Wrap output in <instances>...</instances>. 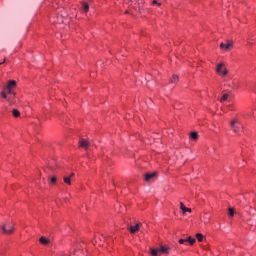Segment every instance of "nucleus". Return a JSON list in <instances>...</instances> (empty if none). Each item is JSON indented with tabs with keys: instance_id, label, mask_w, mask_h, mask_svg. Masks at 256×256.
Wrapping results in <instances>:
<instances>
[{
	"instance_id": "f257e3e1",
	"label": "nucleus",
	"mask_w": 256,
	"mask_h": 256,
	"mask_svg": "<svg viewBox=\"0 0 256 256\" xmlns=\"http://www.w3.org/2000/svg\"><path fill=\"white\" fill-rule=\"evenodd\" d=\"M169 251H171V248L169 247H165V246H161L159 249H151L150 253L153 256H159L161 253H163L164 255H168Z\"/></svg>"
},
{
	"instance_id": "f03ea898",
	"label": "nucleus",
	"mask_w": 256,
	"mask_h": 256,
	"mask_svg": "<svg viewBox=\"0 0 256 256\" xmlns=\"http://www.w3.org/2000/svg\"><path fill=\"white\" fill-rule=\"evenodd\" d=\"M230 127L234 133H239L243 129V125L239 122V119H233L230 122Z\"/></svg>"
},
{
	"instance_id": "7ed1b4c3",
	"label": "nucleus",
	"mask_w": 256,
	"mask_h": 256,
	"mask_svg": "<svg viewBox=\"0 0 256 256\" xmlns=\"http://www.w3.org/2000/svg\"><path fill=\"white\" fill-rule=\"evenodd\" d=\"M1 229L5 235H11L15 231V227L12 224H4L1 226Z\"/></svg>"
},
{
	"instance_id": "20e7f679",
	"label": "nucleus",
	"mask_w": 256,
	"mask_h": 256,
	"mask_svg": "<svg viewBox=\"0 0 256 256\" xmlns=\"http://www.w3.org/2000/svg\"><path fill=\"white\" fill-rule=\"evenodd\" d=\"M143 224H141V222L136 223V225H130L128 226V231H130V233L133 235L135 233H137L139 231V229H141Z\"/></svg>"
},
{
	"instance_id": "39448f33",
	"label": "nucleus",
	"mask_w": 256,
	"mask_h": 256,
	"mask_svg": "<svg viewBox=\"0 0 256 256\" xmlns=\"http://www.w3.org/2000/svg\"><path fill=\"white\" fill-rule=\"evenodd\" d=\"M79 147H82V149H89L91 147V143L87 141L86 139H80L79 141Z\"/></svg>"
},
{
	"instance_id": "423d86ee",
	"label": "nucleus",
	"mask_w": 256,
	"mask_h": 256,
	"mask_svg": "<svg viewBox=\"0 0 256 256\" xmlns=\"http://www.w3.org/2000/svg\"><path fill=\"white\" fill-rule=\"evenodd\" d=\"M17 87V82L15 80H10L6 86V89H9V93H13V89Z\"/></svg>"
},
{
	"instance_id": "0eeeda50",
	"label": "nucleus",
	"mask_w": 256,
	"mask_h": 256,
	"mask_svg": "<svg viewBox=\"0 0 256 256\" xmlns=\"http://www.w3.org/2000/svg\"><path fill=\"white\" fill-rule=\"evenodd\" d=\"M220 49H224V51H229L230 49H233V42H228V43H221L220 44Z\"/></svg>"
},
{
	"instance_id": "6e6552de",
	"label": "nucleus",
	"mask_w": 256,
	"mask_h": 256,
	"mask_svg": "<svg viewBox=\"0 0 256 256\" xmlns=\"http://www.w3.org/2000/svg\"><path fill=\"white\" fill-rule=\"evenodd\" d=\"M155 177H157V172H152V173L145 174L144 179H145L146 182H149L152 179H155Z\"/></svg>"
},
{
	"instance_id": "1a4fd4ad",
	"label": "nucleus",
	"mask_w": 256,
	"mask_h": 256,
	"mask_svg": "<svg viewBox=\"0 0 256 256\" xmlns=\"http://www.w3.org/2000/svg\"><path fill=\"white\" fill-rule=\"evenodd\" d=\"M39 241L42 245H49L51 243V240L44 236L40 237Z\"/></svg>"
},
{
	"instance_id": "9d476101",
	"label": "nucleus",
	"mask_w": 256,
	"mask_h": 256,
	"mask_svg": "<svg viewBox=\"0 0 256 256\" xmlns=\"http://www.w3.org/2000/svg\"><path fill=\"white\" fill-rule=\"evenodd\" d=\"M180 209L183 211V215H185V213H191V208L185 207V204H183V202L180 203Z\"/></svg>"
},
{
	"instance_id": "9b49d317",
	"label": "nucleus",
	"mask_w": 256,
	"mask_h": 256,
	"mask_svg": "<svg viewBox=\"0 0 256 256\" xmlns=\"http://www.w3.org/2000/svg\"><path fill=\"white\" fill-rule=\"evenodd\" d=\"M190 138L193 140V141H197L199 139V134L197 132H191L190 133Z\"/></svg>"
},
{
	"instance_id": "f8f14e48",
	"label": "nucleus",
	"mask_w": 256,
	"mask_h": 256,
	"mask_svg": "<svg viewBox=\"0 0 256 256\" xmlns=\"http://www.w3.org/2000/svg\"><path fill=\"white\" fill-rule=\"evenodd\" d=\"M82 9L84 13L89 12V4L87 2H82Z\"/></svg>"
},
{
	"instance_id": "ddd939ff",
	"label": "nucleus",
	"mask_w": 256,
	"mask_h": 256,
	"mask_svg": "<svg viewBox=\"0 0 256 256\" xmlns=\"http://www.w3.org/2000/svg\"><path fill=\"white\" fill-rule=\"evenodd\" d=\"M48 181L50 183V185H55V183H57V178L55 176L48 178Z\"/></svg>"
},
{
	"instance_id": "4468645a",
	"label": "nucleus",
	"mask_w": 256,
	"mask_h": 256,
	"mask_svg": "<svg viewBox=\"0 0 256 256\" xmlns=\"http://www.w3.org/2000/svg\"><path fill=\"white\" fill-rule=\"evenodd\" d=\"M228 215L229 217H235V208H229Z\"/></svg>"
},
{
	"instance_id": "2eb2a0df",
	"label": "nucleus",
	"mask_w": 256,
	"mask_h": 256,
	"mask_svg": "<svg viewBox=\"0 0 256 256\" xmlns=\"http://www.w3.org/2000/svg\"><path fill=\"white\" fill-rule=\"evenodd\" d=\"M186 243H190V245H195V238H192L191 236H189L186 239Z\"/></svg>"
},
{
	"instance_id": "dca6fc26",
	"label": "nucleus",
	"mask_w": 256,
	"mask_h": 256,
	"mask_svg": "<svg viewBox=\"0 0 256 256\" xmlns=\"http://www.w3.org/2000/svg\"><path fill=\"white\" fill-rule=\"evenodd\" d=\"M179 81V76L173 75L170 79V83H177Z\"/></svg>"
},
{
	"instance_id": "f3484780",
	"label": "nucleus",
	"mask_w": 256,
	"mask_h": 256,
	"mask_svg": "<svg viewBox=\"0 0 256 256\" xmlns=\"http://www.w3.org/2000/svg\"><path fill=\"white\" fill-rule=\"evenodd\" d=\"M196 239H197V241H199L200 243L203 242V239H204L203 234L197 233V234H196Z\"/></svg>"
},
{
	"instance_id": "a211bd4d",
	"label": "nucleus",
	"mask_w": 256,
	"mask_h": 256,
	"mask_svg": "<svg viewBox=\"0 0 256 256\" xmlns=\"http://www.w3.org/2000/svg\"><path fill=\"white\" fill-rule=\"evenodd\" d=\"M229 99V94H223V96L220 99V103H223L224 101H227Z\"/></svg>"
},
{
	"instance_id": "6ab92c4d",
	"label": "nucleus",
	"mask_w": 256,
	"mask_h": 256,
	"mask_svg": "<svg viewBox=\"0 0 256 256\" xmlns=\"http://www.w3.org/2000/svg\"><path fill=\"white\" fill-rule=\"evenodd\" d=\"M12 114H13V117H19L21 115V112H19V110L17 109H13Z\"/></svg>"
},
{
	"instance_id": "aec40b11",
	"label": "nucleus",
	"mask_w": 256,
	"mask_h": 256,
	"mask_svg": "<svg viewBox=\"0 0 256 256\" xmlns=\"http://www.w3.org/2000/svg\"><path fill=\"white\" fill-rule=\"evenodd\" d=\"M63 179H64V183H66V185H71V177L65 176Z\"/></svg>"
},
{
	"instance_id": "412c9836",
	"label": "nucleus",
	"mask_w": 256,
	"mask_h": 256,
	"mask_svg": "<svg viewBox=\"0 0 256 256\" xmlns=\"http://www.w3.org/2000/svg\"><path fill=\"white\" fill-rule=\"evenodd\" d=\"M223 68V63H219L216 68V73H221V69Z\"/></svg>"
},
{
	"instance_id": "4be33fe9",
	"label": "nucleus",
	"mask_w": 256,
	"mask_h": 256,
	"mask_svg": "<svg viewBox=\"0 0 256 256\" xmlns=\"http://www.w3.org/2000/svg\"><path fill=\"white\" fill-rule=\"evenodd\" d=\"M228 73H229V70L224 69V71H223V72L218 73V74H219V75H221L222 77H225L226 75H228Z\"/></svg>"
},
{
	"instance_id": "5701e85b",
	"label": "nucleus",
	"mask_w": 256,
	"mask_h": 256,
	"mask_svg": "<svg viewBox=\"0 0 256 256\" xmlns=\"http://www.w3.org/2000/svg\"><path fill=\"white\" fill-rule=\"evenodd\" d=\"M1 96L3 97V99H7V92L2 91Z\"/></svg>"
},
{
	"instance_id": "b1692460",
	"label": "nucleus",
	"mask_w": 256,
	"mask_h": 256,
	"mask_svg": "<svg viewBox=\"0 0 256 256\" xmlns=\"http://www.w3.org/2000/svg\"><path fill=\"white\" fill-rule=\"evenodd\" d=\"M179 243H180V245H183L184 243H187V240L186 239H180Z\"/></svg>"
},
{
	"instance_id": "393cba45",
	"label": "nucleus",
	"mask_w": 256,
	"mask_h": 256,
	"mask_svg": "<svg viewBox=\"0 0 256 256\" xmlns=\"http://www.w3.org/2000/svg\"><path fill=\"white\" fill-rule=\"evenodd\" d=\"M4 91H5L6 94L8 93V95H11V94H12V93H9V89H7V87L4 88Z\"/></svg>"
},
{
	"instance_id": "a878e982",
	"label": "nucleus",
	"mask_w": 256,
	"mask_h": 256,
	"mask_svg": "<svg viewBox=\"0 0 256 256\" xmlns=\"http://www.w3.org/2000/svg\"><path fill=\"white\" fill-rule=\"evenodd\" d=\"M68 177H70V179H73V177H75V173H71Z\"/></svg>"
},
{
	"instance_id": "bb28decb",
	"label": "nucleus",
	"mask_w": 256,
	"mask_h": 256,
	"mask_svg": "<svg viewBox=\"0 0 256 256\" xmlns=\"http://www.w3.org/2000/svg\"><path fill=\"white\" fill-rule=\"evenodd\" d=\"M159 2H157V0H154L153 2H152V5H157Z\"/></svg>"
},
{
	"instance_id": "cd10ccee",
	"label": "nucleus",
	"mask_w": 256,
	"mask_h": 256,
	"mask_svg": "<svg viewBox=\"0 0 256 256\" xmlns=\"http://www.w3.org/2000/svg\"><path fill=\"white\" fill-rule=\"evenodd\" d=\"M156 5H157L158 7H161V3H159V2H158Z\"/></svg>"
},
{
	"instance_id": "c85d7f7f",
	"label": "nucleus",
	"mask_w": 256,
	"mask_h": 256,
	"mask_svg": "<svg viewBox=\"0 0 256 256\" xmlns=\"http://www.w3.org/2000/svg\"><path fill=\"white\" fill-rule=\"evenodd\" d=\"M129 1H131V3H133V1H137V0H129Z\"/></svg>"
},
{
	"instance_id": "c756f323",
	"label": "nucleus",
	"mask_w": 256,
	"mask_h": 256,
	"mask_svg": "<svg viewBox=\"0 0 256 256\" xmlns=\"http://www.w3.org/2000/svg\"><path fill=\"white\" fill-rule=\"evenodd\" d=\"M3 63H5V61H4V62H1L0 65H3Z\"/></svg>"
}]
</instances>
